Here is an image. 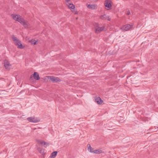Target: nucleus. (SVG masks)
<instances>
[{"label":"nucleus","mask_w":158,"mask_h":158,"mask_svg":"<svg viewBox=\"0 0 158 158\" xmlns=\"http://www.w3.org/2000/svg\"><path fill=\"white\" fill-rule=\"evenodd\" d=\"M11 16L14 20L19 22L25 28L29 27L30 24L28 22L25 20L21 16L18 15L12 14Z\"/></svg>","instance_id":"obj_1"},{"label":"nucleus","mask_w":158,"mask_h":158,"mask_svg":"<svg viewBox=\"0 0 158 158\" xmlns=\"http://www.w3.org/2000/svg\"><path fill=\"white\" fill-rule=\"evenodd\" d=\"M94 26L95 27L96 33H99L102 31H106V30L105 26L101 27L100 24L98 23H94Z\"/></svg>","instance_id":"obj_2"},{"label":"nucleus","mask_w":158,"mask_h":158,"mask_svg":"<svg viewBox=\"0 0 158 158\" xmlns=\"http://www.w3.org/2000/svg\"><path fill=\"white\" fill-rule=\"evenodd\" d=\"M12 38L13 41H14L15 45L17 46L18 48L22 49L24 47V46H23L21 42L14 35H12Z\"/></svg>","instance_id":"obj_3"},{"label":"nucleus","mask_w":158,"mask_h":158,"mask_svg":"<svg viewBox=\"0 0 158 158\" xmlns=\"http://www.w3.org/2000/svg\"><path fill=\"white\" fill-rule=\"evenodd\" d=\"M132 27V25L127 24L123 26L121 28V29L124 31H127L129 30Z\"/></svg>","instance_id":"obj_4"},{"label":"nucleus","mask_w":158,"mask_h":158,"mask_svg":"<svg viewBox=\"0 0 158 158\" xmlns=\"http://www.w3.org/2000/svg\"><path fill=\"white\" fill-rule=\"evenodd\" d=\"M48 77H50V80L53 83L61 81V80L58 77H55L54 76H48Z\"/></svg>","instance_id":"obj_5"},{"label":"nucleus","mask_w":158,"mask_h":158,"mask_svg":"<svg viewBox=\"0 0 158 158\" xmlns=\"http://www.w3.org/2000/svg\"><path fill=\"white\" fill-rule=\"evenodd\" d=\"M70 9L75 14H78V12L75 9V6L73 4L70 3Z\"/></svg>","instance_id":"obj_6"},{"label":"nucleus","mask_w":158,"mask_h":158,"mask_svg":"<svg viewBox=\"0 0 158 158\" xmlns=\"http://www.w3.org/2000/svg\"><path fill=\"white\" fill-rule=\"evenodd\" d=\"M27 119L29 122L32 123H36L39 121V120L37 118L33 117H28L27 118Z\"/></svg>","instance_id":"obj_7"},{"label":"nucleus","mask_w":158,"mask_h":158,"mask_svg":"<svg viewBox=\"0 0 158 158\" xmlns=\"http://www.w3.org/2000/svg\"><path fill=\"white\" fill-rule=\"evenodd\" d=\"M7 60H5L4 63V66L5 69L8 70H9L11 66V64L9 62L7 61Z\"/></svg>","instance_id":"obj_8"},{"label":"nucleus","mask_w":158,"mask_h":158,"mask_svg":"<svg viewBox=\"0 0 158 158\" xmlns=\"http://www.w3.org/2000/svg\"><path fill=\"white\" fill-rule=\"evenodd\" d=\"M33 77L35 79L37 80H38L40 79V77L38 73L36 72H34L33 74V76L32 75H31V76L30 79H31Z\"/></svg>","instance_id":"obj_9"},{"label":"nucleus","mask_w":158,"mask_h":158,"mask_svg":"<svg viewBox=\"0 0 158 158\" xmlns=\"http://www.w3.org/2000/svg\"><path fill=\"white\" fill-rule=\"evenodd\" d=\"M100 19L102 20H105L107 19L108 21H110V16L106 14L101 15L100 17Z\"/></svg>","instance_id":"obj_10"},{"label":"nucleus","mask_w":158,"mask_h":158,"mask_svg":"<svg viewBox=\"0 0 158 158\" xmlns=\"http://www.w3.org/2000/svg\"><path fill=\"white\" fill-rule=\"evenodd\" d=\"M111 1L110 0H106L105 2V6L108 8H110L111 6Z\"/></svg>","instance_id":"obj_11"},{"label":"nucleus","mask_w":158,"mask_h":158,"mask_svg":"<svg viewBox=\"0 0 158 158\" xmlns=\"http://www.w3.org/2000/svg\"><path fill=\"white\" fill-rule=\"evenodd\" d=\"M95 102H96L98 104H101L103 102V101L99 97H98L96 98Z\"/></svg>","instance_id":"obj_12"},{"label":"nucleus","mask_w":158,"mask_h":158,"mask_svg":"<svg viewBox=\"0 0 158 158\" xmlns=\"http://www.w3.org/2000/svg\"><path fill=\"white\" fill-rule=\"evenodd\" d=\"M87 7L91 9H94L97 8V6L94 4H89L88 5Z\"/></svg>","instance_id":"obj_13"},{"label":"nucleus","mask_w":158,"mask_h":158,"mask_svg":"<svg viewBox=\"0 0 158 158\" xmlns=\"http://www.w3.org/2000/svg\"><path fill=\"white\" fill-rule=\"evenodd\" d=\"M57 153V152L56 151L53 152L51 154L50 157V158H55L56 156Z\"/></svg>","instance_id":"obj_14"},{"label":"nucleus","mask_w":158,"mask_h":158,"mask_svg":"<svg viewBox=\"0 0 158 158\" xmlns=\"http://www.w3.org/2000/svg\"><path fill=\"white\" fill-rule=\"evenodd\" d=\"M91 152L97 154H99L102 152V151L100 149H97L92 151H91Z\"/></svg>","instance_id":"obj_15"},{"label":"nucleus","mask_w":158,"mask_h":158,"mask_svg":"<svg viewBox=\"0 0 158 158\" xmlns=\"http://www.w3.org/2000/svg\"><path fill=\"white\" fill-rule=\"evenodd\" d=\"M87 147H88V150L90 152L91 151H92V148L91 147L90 145L89 144H88L87 145Z\"/></svg>","instance_id":"obj_16"},{"label":"nucleus","mask_w":158,"mask_h":158,"mask_svg":"<svg viewBox=\"0 0 158 158\" xmlns=\"http://www.w3.org/2000/svg\"><path fill=\"white\" fill-rule=\"evenodd\" d=\"M69 0H66V5L69 8Z\"/></svg>","instance_id":"obj_17"},{"label":"nucleus","mask_w":158,"mask_h":158,"mask_svg":"<svg viewBox=\"0 0 158 158\" xmlns=\"http://www.w3.org/2000/svg\"><path fill=\"white\" fill-rule=\"evenodd\" d=\"M126 15H129L130 14V11L129 10H127L126 11Z\"/></svg>","instance_id":"obj_18"},{"label":"nucleus","mask_w":158,"mask_h":158,"mask_svg":"<svg viewBox=\"0 0 158 158\" xmlns=\"http://www.w3.org/2000/svg\"><path fill=\"white\" fill-rule=\"evenodd\" d=\"M39 151L40 153H42L44 152V151L42 149H40L39 150Z\"/></svg>","instance_id":"obj_19"},{"label":"nucleus","mask_w":158,"mask_h":158,"mask_svg":"<svg viewBox=\"0 0 158 158\" xmlns=\"http://www.w3.org/2000/svg\"><path fill=\"white\" fill-rule=\"evenodd\" d=\"M38 142L40 144H44V141H39Z\"/></svg>","instance_id":"obj_20"},{"label":"nucleus","mask_w":158,"mask_h":158,"mask_svg":"<svg viewBox=\"0 0 158 158\" xmlns=\"http://www.w3.org/2000/svg\"><path fill=\"white\" fill-rule=\"evenodd\" d=\"M44 145H46V146L48 145V143H47L46 142H45L44 141Z\"/></svg>","instance_id":"obj_21"},{"label":"nucleus","mask_w":158,"mask_h":158,"mask_svg":"<svg viewBox=\"0 0 158 158\" xmlns=\"http://www.w3.org/2000/svg\"><path fill=\"white\" fill-rule=\"evenodd\" d=\"M37 41H35V42H34V43H33V44H34V45H35L36 44H37Z\"/></svg>","instance_id":"obj_22"},{"label":"nucleus","mask_w":158,"mask_h":158,"mask_svg":"<svg viewBox=\"0 0 158 158\" xmlns=\"http://www.w3.org/2000/svg\"><path fill=\"white\" fill-rule=\"evenodd\" d=\"M155 127H157L158 128V125H157V126H155Z\"/></svg>","instance_id":"obj_23"}]
</instances>
